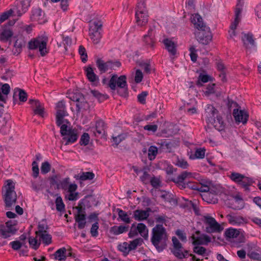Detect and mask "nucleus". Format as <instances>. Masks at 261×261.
Masks as SVG:
<instances>
[{"label":"nucleus","instance_id":"nucleus-1","mask_svg":"<svg viewBox=\"0 0 261 261\" xmlns=\"http://www.w3.org/2000/svg\"><path fill=\"white\" fill-rule=\"evenodd\" d=\"M168 236L163 225L157 224L152 229L151 242L159 251H162L167 246Z\"/></svg>","mask_w":261,"mask_h":261},{"label":"nucleus","instance_id":"nucleus-2","mask_svg":"<svg viewBox=\"0 0 261 261\" xmlns=\"http://www.w3.org/2000/svg\"><path fill=\"white\" fill-rule=\"evenodd\" d=\"M204 115L207 123L213 125L219 131L224 129L225 125L223 119L213 105L208 104L205 106Z\"/></svg>","mask_w":261,"mask_h":261},{"label":"nucleus","instance_id":"nucleus-3","mask_svg":"<svg viewBox=\"0 0 261 261\" xmlns=\"http://www.w3.org/2000/svg\"><path fill=\"white\" fill-rule=\"evenodd\" d=\"M228 176L232 181L243 189L246 193H249L250 192V188L255 182L251 177L234 171L230 172Z\"/></svg>","mask_w":261,"mask_h":261},{"label":"nucleus","instance_id":"nucleus-4","mask_svg":"<svg viewBox=\"0 0 261 261\" xmlns=\"http://www.w3.org/2000/svg\"><path fill=\"white\" fill-rule=\"evenodd\" d=\"M108 86L112 90H116L117 86L118 88L117 92L120 96L126 97L127 95V86L125 75H123L118 77L116 74L113 75L109 81Z\"/></svg>","mask_w":261,"mask_h":261},{"label":"nucleus","instance_id":"nucleus-5","mask_svg":"<svg viewBox=\"0 0 261 261\" xmlns=\"http://www.w3.org/2000/svg\"><path fill=\"white\" fill-rule=\"evenodd\" d=\"M14 189L15 185L13 181L7 180V185L5 186V192H3V198L7 208L11 207L16 202L17 194Z\"/></svg>","mask_w":261,"mask_h":261},{"label":"nucleus","instance_id":"nucleus-6","mask_svg":"<svg viewBox=\"0 0 261 261\" xmlns=\"http://www.w3.org/2000/svg\"><path fill=\"white\" fill-rule=\"evenodd\" d=\"M60 133L63 137L62 141L65 142V145L72 144L78 139L77 130L75 128L68 127L66 124L61 125Z\"/></svg>","mask_w":261,"mask_h":261},{"label":"nucleus","instance_id":"nucleus-7","mask_svg":"<svg viewBox=\"0 0 261 261\" xmlns=\"http://www.w3.org/2000/svg\"><path fill=\"white\" fill-rule=\"evenodd\" d=\"M202 221L205 225V231L207 233H217L221 232L223 228L213 217L206 215L203 217Z\"/></svg>","mask_w":261,"mask_h":261},{"label":"nucleus","instance_id":"nucleus-8","mask_svg":"<svg viewBox=\"0 0 261 261\" xmlns=\"http://www.w3.org/2000/svg\"><path fill=\"white\" fill-rule=\"evenodd\" d=\"M47 41L42 37H37L31 39L28 43L30 49L34 50L39 49L41 56L43 57L48 53L46 48Z\"/></svg>","mask_w":261,"mask_h":261},{"label":"nucleus","instance_id":"nucleus-9","mask_svg":"<svg viewBox=\"0 0 261 261\" xmlns=\"http://www.w3.org/2000/svg\"><path fill=\"white\" fill-rule=\"evenodd\" d=\"M202 29L196 30L195 33L197 40L203 45L208 44L212 39L210 29L207 26H202Z\"/></svg>","mask_w":261,"mask_h":261},{"label":"nucleus","instance_id":"nucleus-10","mask_svg":"<svg viewBox=\"0 0 261 261\" xmlns=\"http://www.w3.org/2000/svg\"><path fill=\"white\" fill-rule=\"evenodd\" d=\"M244 6L243 0H238L235 9V18L234 21L230 25L231 31H229L230 37L232 38L236 35L235 30L241 19V13Z\"/></svg>","mask_w":261,"mask_h":261},{"label":"nucleus","instance_id":"nucleus-11","mask_svg":"<svg viewBox=\"0 0 261 261\" xmlns=\"http://www.w3.org/2000/svg\"><path fill=\"white\" fill-rule=\"evenodd\" d=\"M16 221L10 220L4 224L0 225V237L6 239L15 234L17 231L15 228Z\"/></svg>","mask_w":261,"mask_h":261},{"label":"nucleus","instance_id":"nucleus-12","mask_svg":"<svg viewBox=\"0 0 261 261\" xmlns=\"http://www.w3.org/2000/svg\"><path fill=\"white\" fill-rule=\"evenodd\" d=\"M70 99L76 102V111L80 112L81 110H86L89 108V105L84 95L80 92L73 93L70 96Z\"/></svg>","mask_w":261,"mask_h":261},{"label":"nucleus","instance_id":"nucleus-13","mask_svg":"<svg viewBox=\"0 0 261 261\" xmlns=\"http://www.w3.org/2000/svg\"><path fill=\"white\" fill-rule=\"evenodd\" d=\"M31 0H17L14 7L11 9L14 16H21L24 14L30 6Z\"/></svg>","mask_w":261,"mask_h":261},{"label":"nucleus","instance_id":"nucleus-14","mask_svg":"<svg viewBox=\"0 0 261 261\" xmlns=\"http://www.w3.org/2000/svg\"><path fill=\"white\" fill-rule=\"evenodd\" d=\"M96 64L101 73H105L109 69L115 70V68L121 66V63L119 61L112 62V61H108L105 62L100 59H97Z\"/></svg>","mask_w":261,"mask_h":261},{"label":"nucleus","instance_id":"nucleus-15","mask_svg":"<svg viewBox=\"0 0 261 261\" xmlns=\"http://www.w3.org/2000/svg\"><path fill=\"white\" fill-rule=\"evenodd\" d=\"M101 27L102 24L98 21H94L90 26L89 29V35L94 44L98 43L101 39Z\"/></svg>","mask_w":261,"mask_h":261},{"label":"nucleus","instance_id":"nucleus-16","mask_svg":"<svg viewBox=\"0 0 261 261\" xmlns=\"http://www.w3.org/2000/svg\"><path fill=\"white\" fill-rule=\"evenodd\" d=\"M194 173L192 172L185 171L182 172L176 177H174L173 179H172V181L178 184L182 188H186V186L188 187V186L190 185V183L186 184L184 182V181L186 180H189L191 178L194 177Z\"/></svg>","mask_w":261,"mask_h":261},{"label":"nucleus","instance_id":"nucleus-17","mask_svg":"<svg viewBox=\"0 0 261 261\" xmlns=\"http://www.w3.org/2000/svg\"><path fill=\"white\" fill-rule=\"evenodd\" d=\"M143 42L147 47L153 48L156 42L155 39L154 27H150L148 31L147 34L144 35Z\"/></svg>","mask_w":261,"mask_h":261},{"label":"nucleus","instance_id":"nucleus-18","mask_svg":"<svg viewBox=\"0 0 261 261\" xmlns=\"http://www.w3.org/2000/svg\"><path fill=\"white\" fill-rule=\"evenodd\" d=\"M193 244L195 245H206L211 241V238L206 234H200V231H196L195 234L191 236Z\"/></svg>","mask_w":261,"mask_h":261},{"label":"nucleus","instance_id":"nucleus-19","mask_svg":"<svg viewBox=\"0 0 261 261\" xmlns=\"http://www.w3.org/2000/svg\"><path fill=\"white\" fill-rule=\"evenodd\" d=\"M77 189L76 184H70L69 177H66L59 180L57 189H62L67 192H74Z\"/></svg>","mask_w":261,"mask_h":261},{"label":"nucleus","instance_id":"nucleus-20","mask_svg":"<svg viewBox=\"0 0 261 261\" xmlns=\"http://www.w3.org/2000/svg\"><path fill=\"white\" fill-rule=\"evenodd\" d=\"M232 114L237 123L241 122L243 124L247 123L249 115L245 111L234 109Z\"/></svg>","mask_w":261,"mask_h":261},{"label":"nucleus","instance_id":"nucleus-21","mask_svg":"<svg viewBox=\"0 0 261 261\" xmlns=\"http://www.w3.org/2000/svg\"><path fill=\"white\" fill-rule=\"evenodd\" d=\"M29 102L31 105L35 114L38 115L41 117H44V107L39 100L30 99Z\"/></svg>","mask_w":261,"mask_h":261},{"label":"nucleus","instance_id":"nucleus-22","mask_svg":"<svg viewBox=\"0 0 261 261\" xmlns=\"http://www.w3.org/2000/svg\"><path fill=\"white\" fill-rule=\"evenodd\" d=\"M136 11L135 17L136 19V23L138 25L144 26L145 25L148 20V16L147 14V11Z\"/></svg>","mask_w":261,"mask_h":261},{"label":"nucleus","instance_id":"nucleus-23","mask_svg":"<svg viewBox=\"0 0 261 261\" xmlns=\"http://www.w3.org/2000/svg\"><path fill=\"white\" fill-rule=\"evenodd\" d=\"M31 19L39 23L44 22V13L39 8H33L32 11Z\"/></svg>","mask_w":261,"mask_h":261},{"label":"nucleus","instance_id":"nucleus-24","mask_svg":"<svg viewBox=\"0 0 261 261\" xmlns=\"http://www.w3.org/2000/svg\"><path fill=\"white\" fill-rule=\"evenodd\" d=\"M13 34L12 28L9 25H5L2 27L0 33V40L6 41L11 38Z\"/></svg>","mask_w":261,"mask_h":261},{"label":"nucleus","instance_id":"nucleus-25","mask_svg":"<svg viewBox=\"0 0 261 261\" xmlns=\"http://www.w3.org/2000/svg\"><path fill=\"white\" fill-rule=\"evenodd\" d=\"M150 211V208H148L146 211L136 210L134 212V218L136 220L139 221L146 220L149 216V212Z\"/></svg>","mask_w":261,"mask_h":261},{"label":"nucleus","instance_id":"nucleus-26","mask_svg":"<svg viewBox=\"0 0 261 261\" xmlns=\"http://www.w3.org/2000/svg\"><path fill=\"white\" fill-rule=\"evenodd\" d=\"M226 217L229 223L232 225H240L246 222L245 219L241 216L228 214L226 216Z\"/></svg>","mask_w":261,"mask_h":261},{"label":"nucleus","instance_id":"nucleus-27","mask_svg":"<svg viewBox=\"0 0 261 261\" xmlns=\"http://www.w3.org/2000/svg\"><path fill=\"white\" fill-rule=\"evenodd\" d=\"M163 43L165 46L166 49L169 51V53L172 56L176 54V48L175 43L169 39H165L163 40Z\"/></svg>","mask_w":261,"mask_h":261},{"label":"nucleus","instance_id":"nucleus-28","mask_svg":"<svg viewBox=\"0 0 261 261\" xmlns=\"http://www.w3.org/2000/svg\"><path fill=\"white\" fill-rule=\"evenodd\" d=\"M188 187L203 193L209 192L210 190V188L208 186L201 184L190 182V185L188 186Z\"/></svg>","mask_w":261,"mask_h":261},{"label":"nucleus","instance_id":"nucleus-29","mask_svg":"<svg viewBox=\"0 0 261 261\" xmlns=\"http://www.w3.org/2000/svg\"><path fill=\"white\" fill-rule=\"evenodd\" d=\"M106 124L102 120H99L96 121L95 123V136L96 134L98 135H105L106 134Z\"/></svg>","mask_w":261,"mask_h":261},{"label":"nucleus","instance_id":"nucleus-30","mask_svg":"<svg viewBox=\"0 0 261 261\" xmlns=\"http://www.w3.org/2000/svg\"><path fill=\"white\" fill-rule=\"evenodd\" d=\"M95 177V174L92 172H82L81 173L75 175L74 177L76 179L82 181L92 180Z\"/></svg>","mask_w":261,"mask_h":261},{"label":"nucleus","instance_id":"nucleus-31","mask_svg":"<svg viewBox=\"0 0 261 261\" xmlns=\"http://www.w3.org/2000/svg\"><path fill=\"white\" fill-rule=\"evenodd\" d=\"M192 22L193 23L194 27L197 30L202 29L203 27H202V26H206L203 23L202 17L198 14H196L193 16Z\"/></svg>","mask_w":261,"mask_h":261},{"label":"nucleus","instance_id":"nucleus-32","mask_svg":"<svg viewBox=\"0 0 261 261\" xmlns=\"http://www.w3.org/2000/svg\"><path fill=\"white\" fill-rule=\"evenodd\" d=\"M128 226L115 225L111 227L110 231L114 235H118L123 232H127L128 230Z\"/></svg>","mask_w":261,"mask_h":261},{"label":"nucleus","instance_id":"nucleus-33","mask_svg":"<svg viewBox=\"0 0 261 261\" xmlns=\"http://www.w3.org/2000/svg\"><path fill=\"white\" fill-rule=\"evenodd\" d=\"M66 249L63 247L57 250L53 254L54 259L59 261L64 260L66 258Z\"/></svg>","mask_w":261,"mask_h":261},{"label":"nucleus","instance_id":"nucleus-34","mask_svg":"<svg viewBox=\"0 0 261 261\" xmlns=\"http://www.w3.org/2000/svg\"><path fill=\"white\" fill-rule=\"evenodd\" d=\"M56 110V115H68L67 112L66 110L65 102L64 100H61L57 103Z\"/></svg>","mask_w":261,"mask_h":261},{"label":"nucleus","instance_id":"nucleus-35","mask_svg":"<svg viewBox=\"0 0 261 261\" xmlns=\"http://www.w3.org/2000/svg\"><path fill=\"white\" fill-rule=\"evenodd\" d=\"M240 234V231L236 229L228 228L225 231V236L227 240L236 238Z\"/></svg>","mask_w":261,"mask_h":261},{"label":"nucleus","instance_id":"nucleus-36","mask_svg":"<svg viewBox=\"0 0 261 261\" xmlns=\"http://www.w3.org/2000/svg\"><path fill=\"white\" fill-rule=\"evenodd\" d=\"M242 41L244 44L247 46V44H250L252 46L255 45V41L253 38V35L251 33L244 34L242 37Z\"/></svg>","mask_w":261,"mask_h":261},{"label":"nucleus","instance_id":"nucleus-37","mask_svg":"<svg viewBox=\"0 0 261 261\" xmlns=\"http://www.w3.org/2000/svg\"><path fill=\"white\" fill-rule=\"evenodd\" d=\"M39 238V240L41 241L43 244L48 245L51 243L52 237L47 231L37 236Z\"/></svg>","mask_w":261,"mask_h":261},{"label":"nucleus","instance_id":"nucleus-38","mask_svg":"<svg viewBox=\"0 0 261 261\" xmlns=\"http://www.w3.org/2000/svg\"><path fill=\"white\" fill-rule=\"evenodd\" d=\"M85 71L86 73V76L89 81L94 82L98 80V77L94 72L92 68L90 66L87 67L85 69Z\"/></svg>","mask_w":261,"mask_h":261},{"label":"nucleus","instance_id":"nucleus-39","mask_svg":"<svg viewBox=\"0 0 261 261\" xmlns=\"http://www.w3.org/2000/svg\"><path fill=\"white\" fill-rule=\"evenodd\" d=\"M173 254L177 258L179 259H182L184 258L187 257L188 255V252L187 250L183 251V248L175 249L174 248L172 251Z\"/></svg>","mask_w":261,"mask_h":261},{"label":"nucleus","instance_id":"nucleus-40","mask_svg":"<svg viewBox=\"0 0 261 261\" xmlns=\"http://www.w3.org/2000/svg\"><path fill=\"white\" fill-rule=\"evenodd\" d=\"M138 232L145 239H146L148 237V229L146 225L143 223H139L137 227Z\"/></svg>","mask_w":261,"mask_h":261},{"label":"nucleus","instance_id":"nucleus-41","mask_svg":"<svg viewBox=\"0 0 261 261\" xmlns=\"http://www.w3.org/2000/svg\"><path fill=\"white\" fill-rule=\"evenodd\" d=\"M211 78V77L207 74L200 73L196 82V85L198 87H201L203 85V83H207L210 81Z\"/></svg>","mask_w":261,"mask_h":261},{"label":"nucleus","instance_id":"nucleus-42","mask_svg":"<svg viewBox=\"0 0 261 261\" xmlns=\"http://www.w3.org/2000/svg\"><path fill=\"white\" fill-rule=\"evenodd\" d=\"M148 152L149 160L152 161L155 158L158 152V149L156 146L152 145L149 147Z\"/></svg>","mask_w":261,"mask_h":261},{"label":"nucleus","instance_id":"nucleus-43","mask_svg":"<svg viewBox=\"0 0 261 261\" xmlns=\"http://www.w3.org/2000/svg\"><path fill=\"white\" fill-rule=\"evenodd\" d=\"M117 211H118V215L119 218L123 222H124L126 223H127V224L130 223V218H129L128 215L127 214V213L125 212H124L123 210L119 209V208L117 209Z\"/></svg>","mask_w":261,"mask_h":261},{"label":"nucleus","instance_id":"nucleus-44","mask_svg":"<svg viewBox=\"0 0 261 261\" xmlns=\"http://www.w3.org/2000/svg\"><path fill=\"white\" fill-rule=\"evenodd\" d=\"M202 199L208 203H215L217 199L211 194L207 192L201 195Z\"/></svg>","mask_w":261,"mask_h":261},{"label":"nucleus","instance_id":"nucleus-45","mask_svg":"<svg viewBox=\"0 0 261 261\" xmlns=\"http://www.w3.org/2000/svg\"><path fill=\"white\" fill-rule=\"evenodd\" d=\"M56 209L59 212H63L65 211V206L63 201L62 197L58 196L55 201Z\"/></svg>","mask_w":261,"mask_h":261},{"label":"nucleus","instance_id":"nucleus-46","mask_svg":"<svg viewBox=\"0 0 261 261\" xmlns=\"http://www.w3.org/2000/svg\"><path fill=\"white\" fill-rule=\"evenodd\" d=\"M175 165L183 169H187L189 167V164L188 162L183 159L177 158L175 163Z\"/></svg>","mask_w":261,"mask_h":261},{"label":"nucleus","instance_id":"nucleus-47","mask_svg":"<svg viewBox=\"0 0 261 261\" xmlns=\"http://www.w3.org/2000/svg\"><path fill=\"white\" fill-rule=\"evenodd\" d=\"M118 248L119 251L122 252L125 255L130 251L128 243L127 242H124L122 244H119L118 246Z\"/></svg>","mask_w":261,"mask_h":261},{"label":"nucleus","instance_id":"nucleus-48","mask_svg":"<svg viewBox=\"0 0 261 261\" xmlns=\"http://www.w3.org/2000/svg\"><path fill=\"white\" fill-rule=\"evenodd\" d=\"M48 229V226L45 223H39L38 225V230L36 231V236L45 233Z\"/></svg>","mask_w":261,"mask_h":261},{"label":"nucleus","instance_id":"nucleus-49","mask_svg":"<svg viewBox=\"0 0 261 261\" xmlns=\"http://www.w3.org/2000/svg\"><path fill=\"white\" fill-rule=\"evenodd\" d=\"M79 53L81 56L82 61L85 63L87 61V54L85 48L81 45L79 48Z\"/></svg>","mask_w":261,"mask_h":261},{"label":"nucleus","instance_id":"nucleus-50","mask_svg":"<svg viewBox=\"0 0 261 261\" xmlns=\"http://www.w3.org/2000/svg\"><path fill=\"white\" fill-rule=\"evenodd\" d=\"M12 248L14 250H18L20 249L22 246H24L27 248V246L25 245V243L20 242L19 241H12L10 243Z\"/></svg>","mask_w":261,"mask_h":261},{"label":"nucleus","instance_id":"nucleus-51","mask_svg":"<svg viewBox=\"0 0 261 261\" xmlns=\"http://www.w3.org/2000/svg\"><path fill=\"white\" fill-rule=\"evenodd\" d=\"M143 240L141 238L136 239L131 241L129 245V248L130 249V251L135 249L136 247L142 244Z\"/></svg>","mask_w":261,"mask_h":261},{"label":"nucleus","instance_id":"nucleus-52","mask_svg":"<svg viewBox=\"0 0 261 261\" xmlns=\"http://www.w3.org/2000/svg\"><path fill=\"white\" fill-rule=\"evenodd\" d=\"M90 136L88 133H84L80 139V143L81 145L86 146L89 144Z\"/></svg>","mask_w":261,"mask_h":261},{"label":"nucleus","instance_id":"nucleus-53","mask_svg":"<svg viewBox=\"0 0 261 261\" xmlns=\"http://www.w3.org/2000/svg\"><path fill=\"white\" fill-rule=\"evenodd\" d=\"M205 149L204 148H199L196 149L194 154V158L192 159H203L205 156Z\"/></svg>","mask_w":261,"mask_h":261},{"label":"nucleus","instance_id":"nucleus-54","mask_svg":"<svg viewBox=\"0 0 261 261\" xmlns=\"http://www.w3.org/2000/svg\"><path fill=\"white\" fill-rule=\"evenodd\" d=\"M99 228L98 223L96 221L92 224L90 229L91 236L93 237H96L98 235V229Z\"/></svg>","mask_w":261,"mask_h":261},{"label":"nucleus","instance_id":"nucleus-55","mask_svg":"<svg viewBox=\"0 0 261 261\" xmlns=\"http://www.w3.org/2000/svg\"><path fill=\"white\" fill-rule=\"evenodd\" d=\"M69 194L65 196V198L69 201H75L79 198V193L74 192H68Z\"/></svg>","mask_w":261,"mask_h":261},{"label":"nucleus","instance_id":"nucleus-56","mask_svg":"<svg viewBox=\"0 0 261 261\" xmlns=\"http://www.w3.org/2000/svg\"><path fill=\"white\" fill-rule=\"evenodd\" d=\"M50 170V165L47 162H44L42 163L41 166V172L43 174H46Z\"/></svg>","mask_w":261,"mask_h":261},{"label":"nucleus","instance_id":"nucleus-57","mask_svg":"<svg viewBox=\"0 0 261 261\" xmlns=\"http://www.w3.org/2000/svg\"><path fill=\"white\" fill-rule=\"evenodd\" d=\"M136 11H139L140 12H143L142 11H147L144 0H138L136 8Z\"/></svg>","mask_w":261,"mask_h":261},{"label":"nucleus","instance_id":"nucleus-58","mask_svg":"<svg viewBox=\"0 0 261 261\" xmlns=\"http://www.w3.org/2000/svg\"><path fill=\"white\" fill-rule=\"evenodd\" d=\"M12 14H13V12L11 9L2 13V14L0 15V20L2 21V23L7 20Z\"/></svg>","mask_w":261,"mask_h":261},{"label":"nucleus","instance_id":"nucleus-59","mask_svg":"<svg viewBox=\"0 0 261 261\" xmlns=\"http://www.w3.org/2000/svg\"><path fill=\"white\" fill-rule=\"evenodd\" d=\"M32 171H33V176L35 178H37L39 174V168L38 166V164L36 161H34L32 163Z\"/></svg>","mask_w":261,"mask_h":261},{"label":"nucleus","instance_id":"nucleus-60","mask_svg":"<svg viewBox=\"0 0 261 261\" xmlns=\"http://www.w3.org/2000/svg\"><path fill=\"white\" fill-rule=\"evenodd\" d=\"M193 251L198 255H203L205 253L206 249L202 246H195L194 247Z\"/></svg>","mask_w":261,"mask_h":261},{"label":"nucleus","instance_id":"nucleus-61","mask_svg":"<svg viewBox=\"0 0 261 261\" xmlns=\"http://www.w3.org/2000/svg\"><path fill=\"white\" fill-rule=\"evenodd\" d=\"M65 116L64 115H56V124L57 126L61 127V125L64 124V122L67 121V120L64 119Z\"/></svg>","mask_w":261,"mask_h":261},{"label":"nucleus","instance_id":"nucleus-62","mask_svg":"<svg viewBox=\"0 0 261 261\" xmlns=\"http://www.w3.org/2000/svg\"><path fill=\"white\" fill-rule=\"evenodd\" d=\"M29 243L30 245L35 250L38 248L40 243H38L37 240L35 238H30L29 239Z\"/></svg>","mask_w":261,"mask_h":261},{"label":"nucleus","instance_id":"nucleus-63","mask_svg":"<svg viewBox=\"0 0 261 261\" xmlns=\"http://www.w3.org/2000/svg\"><path fill=\"white\" fill-rule=\"evenodd\" d=\"M19 99L20 101L25 102L27 100V93L22 89H19Z\"/></svg>","mask_w":261,"mask_h":261},{"label":"nucleus","instance_id":"nucleus-64","mask_svg":"<svg viewBox=\"0 0 261 261\" xmlns=\"http://www.w3.org/2000/svg\"><path fill=\"white\" fill-rule=\"evenodd\" d=\"M255 15L258 18H261V2L257 4L254 8Z\"/></svg>","mask_w":261,"mask_h":261}]
</instances>
